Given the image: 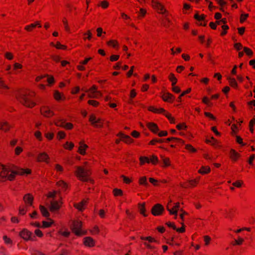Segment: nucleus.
Returning <instances> with one entry per match:
<instances>
[{
  "instance_id": "nucleus-5",
  "label": "nucleus",
  "mask_w": 255,
  "mask_h": 255,
  "mask_svg": "<svg viewBox=\"0 0 255 255\" xmlns=\"http://www.w3.org/2000/svg\"><path fill=\"white\" fill-rule=\"evenodd\" d=\"M62 202L61 201H58L54 200H52L50 201L49 208L50 211L52 212H55L58 211L61 207Z\"/></svg>"
},
{
  "instance_id": "nucleus-40",
  "label": "nucleus",
  "mask_w": 255,
  "mask_h": 255,
  "mask_svg": "<svg viewBox=\"0 0 255 255\" xmlns=\"http://www.w3.org/2000/svg\"><path fill=\"white\" fill-rule=\"evenodd\" d=\"M244 50L248 55L251 56L253 55V52L250 49L245 47L244 48Z\"/></svg>"
},
{
  "instance_id": "nucleus-1",
  "label": "nucleus",
  "mask_w": 255,
  "mask_h": 255,
  "mask_svg": "<svg viewBox=\"0 0 255 255\" xmlns=\"http://www.w3.org/2000/svg\"><path fill=\"white\" fill-rule=\"evenodd\" d=\"M30 172L28 169H24L15 167L14 169H11L0 164V181L12 180L16 175L28 174Z\"/></svg>"
},
{
  "instance_id": "nucleus-42",
  "label": "nucleus",
  "mask_w": 255,
  "mask_h": 255,
  "mask_svg": "<svg viewBox=\"0 0 255 255\" xmlns=\"http://www.w3.org/2000/svg\"><path fill=\"white\" fill-rule=\"evenodd\" d=\"M3 239L6 244H12V241L10 240V239L8 238L7 236H4L3 237Z\"/></svg>"
},
{
  "instance_id": "nucleus-8",
  "label": "nucleus",
  "mask_w": 255,
  "mask_h": 255,
  "mask_svg": "<svg viewBox=\"0 0 255 255\" xmlns=\"http://www.w3.org/2000/svg\"><path fill=\"white\" fill-rule=\"evenodd\" d=\"M91 124L95 127L99 128L102 127V123L100 119H97L94 115H91L89 118Z\"/></svg>"
},
{
  "instance_id": "nucleus-48",
  "label": "nucleus",
  "mask_w": 255,
  "mask_h": 255,
  "mask_svg": "<svg viewBox=\"0 0 255 255\" xmlns=\"http://www.w3.org/2000/svg\"><path fill=\"white\" fill-rule=\"evenodd\" d=\"M109 45H112L114 47H115L117 45V42L115 40H110L107 42Z\"/></svg>"
},
{
  "instance_id": "nucleus-28",
  "label": "nucleus",
  "mask_w": 255,
  "mask_h": 255,
  "mask_svg": "<svg viewBox=\"0 0 255 255\" xmlns=\"http://www.w3.org/2000/svg\"><path fill=\"white\" fill-rule=\"evenodd\" d=\"M86 201L83 200L80 203L77 204H75V207L77 208L78 210L82 211L83 209V206L86 204Z\"/></svg>"
},
{
  "instance_id": "nucleus-32",
  "label": "nucleus",
  "mask_w": 255,
  "mask_h": 255,
  "mask_svg": "<svg viewBox=\"0 0 255 255\" xmlns=\"http://www.w3.org/2000/svg\"><path fill=\"white\" fill-rule=\"evenodd\" d=\"M139 182L140 184L146 186L148 185V184L147 182L146 177L145 176L140 178Z\"/></svg>"
},
{
  "instance_id": "nucleus-2",
  "label": "nucleus",
  "mask_w": 255,
  "mask_h": 255,
  "mask_svg": "<svg viewBox=\"0 0 255 255\" xmlns=\"http://www.w3.org/2000/svg\"><path fill=\"white\" fill-rule=\"evenodd\" d=\"M34 96V94L20 93L16 96V99L23 105L28 108H31L35 106V103L31 100V98Z\"/></svg>"
},
{
  "instance_id": "nucleus-29",
  "label": "nucleus",
  "mask_w": 255,
  "mask_h": 255,
  "mask_svg": "<svg viewBox=\"0 0 255 255\" xmlns=\"http://www.w3.org/2000/svg\"><path fill=\"white\" fill-rule=\"evenodd\" d=\"M228 80L230 83V85L233 87L236 88L237 87V83L234 78L228 77Z\"/></svg>"
},
{
  "instance_id": "nucleus-23",
  "label": "nucleus",
  "mask_w": 255,
  "mask_h": 255,
  "mask_svg": "<svg viewBox=\"0 0 255 255\" xmlns=\"http://www.w3.org/2000/svg\"><path fill=\"white\" fill-rule=\"evenodd\" d=\"M48 155L43 152V153H40L38 157H37V160L38 161H46L47 162V159H48Z\"/></svg>"
},
{
  "instance_id": "nucleus-56",
  "label": "nucleus",
  "mask_w": 255,
  "mask_h": 255,
  "mask_svg": "<svg viewBox=\"0 0 255 255\" xmlns=\"http://www.w3.org/2000/svg\"><path fill=\"white\" fill-rule=\"evenodd\" d=\"M248 16V14H242L241 16V22H243Z\"/></svg>"
},
{
  "instance_id": "nucleus-64",
  "label": "nucleus",
  "mask_w": 255,
  "mask_h": 255,
  "mask_svg": "<svg viewBox=\"0 0 255 255\" xmlns=\"http://www.w3.org/2000/svg\"><path fill=\"white\" fill-rule=\"evenodd\" d=\"M63 22L65 25V30L68 32H70V28H69V26H68L67 21L64 19L63 20Z\"/></svg>"
},
{
  "instance_id": "nucleus-10",
  "label": "nucleus",
  "mask_w": 255,
  "mask_h": 255,
  "mask_svg": "<svg viewBox=\"0 0 255 255\" xmlns=\"http://www.w3.org/2000/svg\"><path fill=\"white\" fill-rule=\"evenodd\" d=\"M154 113H163L170 121L171 123H173L174 119L172 118L169 114L166 113L165 111L163 108H155L154 109Z\"/></svg>"
},
{
  "instance_id": "nucleus-18",
  "label": "nucleus",
  "mask_w": 255,
  "mask_h": 255,
  "mask_svg": "<svg viewBox=\"0 0 255 255\" xmlns=\"http://www.w3.org/2000/svg\"><path fill=\"white\" fill-rule=\"evenodd\" d=\"M86 92L89 93L88 97L91 98H98L102 95L100 92H92L88 90L86 91Z\"/></svg>"
},
{
  "instance_id": "nucleus-63",
  "label": "nucleus",
  "mask_w": 255,
  "mask_h": 255,
  "mask_svg": "<svg viewBox=\"0 0 255 255\" xmlns=\"http://www.w3.org/2000/svg\"><path fill=\"white\" fill-rule=\"evenodd\" d=\"M121 177L123 178L124 182L126 183H129L131 182V180L129 178L124 175H122Z\"/></svg>"
},
{
  "instance_id": "nucleus-61",
  "label": "nucleus",
  "mask_w": 255,
  "mask_h": 255,
  "mask_svg": "<svg viewBox=\"0 0 255 255\" xmlns=\"http://www.w3.org/2000/svg\"><path fill=\"white\" fill-rule=\"evenodd\" d=\"M176 127L178 129L180 130L182 129L186 128L187 127L184 124H182L178 125L176 126Z\"/></svg>"
},
{
  "instance_id": "nucleus-59",
  "label": "nucleus",
  "mask_w": 255,
  "mask_h": 255,
  "mask_svg": "<svg viewBox=\"0 0 255 255\" xmlns=\"http://www.w3.org/2000/svg\"><path fill=\"white\" fill-rule=\"evenodd\" d=\"M204 241L205 242V245H208L209 243V242L211 240V238L209 236H205L204 237Z\"/></svg>"
},
{
  "instance_id": "nucleus-39",
  "label": "nucleus",
  "mask_w": 255,
  "mask_h": 255,
  "mask_svg": "<svg viewBox=\"0 0 255 255\" xmlns=\"http://www.w3.org/2000/svg\"><path fill=\"white\" fill-rule=\"evenodd\" d=\"M139 211L141 214H143L144 216H146V215L144 213L145 209L144 208V205H139Z\"/></svg>"
},
{
  "instance_id": "nucleus-26",
  "label": "nucleus",
  "mask_w": 255,
  "mask_h": 255,
  "mask_svg": "<svg viewBox=\"0 0 255 255\" xmlns=\"http://www.w3.org/2000/svg\"><path fill=\"white\" fill-rule=\"evenodd\" d=\"M36 26H38L39 27H41V25L39 21H36L35 23H32L30 25H27L25 27V29L27 31L30 30V28H34Z\"/></svg>"
},
{
  "instance_id": "nucleus-49",
  "label": "nucleus",
  "mask_w": 255,
  "mask_h": 255,
  "mask_svg": "<svg viewBox=\"0 0 255 255\" xmlns=\"http://www.w3.org/2000/svg\"><path fill=\"white\" fill-rule=\"evenodd\" d=\"M206 142L208 143H212V144H214L217 142V141L213 137H212L211 139H207Z\"/></svg>"
},
{
  "instance_id": "nucleus-55",
  "label": "nucleus",
  "mask_w": 255,
  "mask_h": 255,
  "mask_svg": "<svg viewBox=\"0 0 255 255\" xmlns=\"http://www.w3.org/2000/svg\"><path fill=\"white\" fill-rule=\"evenodd\" d=\"M234 47L237 50H240L243 48L242 44L240 43H235Z\"/></svg>"
},
{
  "instance_id": "nucleus-31",
  "label": "nucleus",
  "mask_w": 255,
  "mask_h": 255,
  "mask_svg": "<svg viewBox=\"0 0 255 255\" xmlns=\"http://www.w3.org/2000/svg\"><path fill=\"white\" fill-rule=\"evenodd\" d=\"M169 80L172 82V86L175 85L177 79L175 77L173 74L171 73L169 76Z\"/></svg>"
},
{
  "instance_id": "nucleus-50",
  "label": "nucleus",
  "mask_w": 255,
  "mask_h": 255,
  "mask_svg": "<svg viewBox=\"0 0 255 255\" xmlns=\"http://www.w3.org/2000/svg\"><path fill=\"white\" fill-rule=\"evenodd\" d=\"M88 103L90 105H91L94 107L97 106L99 104V103L98 102L94 101V100H89L88 101Z\"/></svg>"
},
{
  "instance_id": "nucleus-45",
  "label": "nucleus",
  "mask_w": 255,
  "mask_h": 255,
  "mask_svg": "<svg viewBox=\"0 0 255 255\" xmlns=\"http://www.w3.org/2000/svg\"><path fill=\"white\" fill-rule=\"evenodd\" d=\"M158 161V158L156 156L153 155L152 157L149 159V162H152L153 164L156 163Z\"/></svg>"
},
{
  "instance_id": "nucleus-62",
  "label": "nucleus",
  "mask_w": 255,
  "mask_h": 255,
  "mask_svg": "<svg viewBox=\"0 0 255 255\" xmlns=\"http://www.w3.org/2000/svg\"><path fill=\"white\" fill-rule=\"evenodd\" d=\"M35 234L36 235V236L39 237H42L43 235L42 232L39 229L35 230Z\"/></svg>"
},
{
  "instance_id": "nucleus-22",
  "label": "nucleus",
  "mask_w": 255,
  "mask_h": 255,
  "mask_svg": "<svg viewBox=\"0 0 255 255\" xmlns=\"http://www.w3.org/2000/svg\"><path fill=\"white\" fill-rule=\"evenodd\" d=\"M10 126L7 122H1L0 123V129L4 131H7L10 128Z\"/></svg>"
},
{
  "instance_id": "nucleus-19",
  "label": "nucleus",
  "mask_w": 255,
  "mask_h": 255,
  "mask_svg": "<svg viewBox=\"0 0 255 255\" xmlns=\"http://www.w3.org/2000/svg\"><path fill=\"white\" fill-rule=\"evenodd\" d=\"M33 199V197L29 194H26L23 197L24 202L29 205H32Z\"/></svg>"
},
{
  "instance_id": "nucleus-47",
  "label": "nucleus",
  "mask_w": 255,
  "mask_h": 255,
  "mask_svg": "<svg viewBox=\"0 0 255 255\" xmlns=\"http://www.w3.org/2000/svg\"><path fill=\"white\" fill-rule=\"evenodd\" d=\"M5 58L8 60H11L13 58V55L12 53L10 52H6L4 54Z\"/></svg>"
},
{
  "instance_id": "nucleus-30",
  "label": "nucleus",
  "mask_w": 255,
  "mask_h": 255,
  "mask_svg": "<svg viewBox=\"0 0 255 255\" xmlns=\"http://www.w3.org/2000/svg\"><path fill=\"white\" fill-rule=\"evenodd\" d=\"M210 169L207 166H202V168L199 170V172L201 174H205L209 172Z\"/></svg>"
},
{
  "instance_id": "nucleus-11",
  "label": "nucleus",
  "mask_w": 255,
  "mask_h": 255,
  "mask_svg": "<svg viewBox=\"0 0 255 255\" xmlns=\"http://www.w3.org/2000/svg\"><path fill=\"white\" fill-rule=\"evenodd\" d=\"M152 3L154 8H156L159 12L163 13L166 12V10L163 8V6L158 1L152 0Z\"/></svg>"
},
{
  "instance_id": "nucleus-6",
  "label": "nucleus",
  "mask_w": 255,
  "mask_h": 255,
  "mask_svg": "<svg viewBox=\"0 0 255 255\" xmlns=\"http://www.w3.org/2000/svg\"><path fill=\"white\" fill-rule=\"evenodd\" d=\"M164 211V207L160 204H156L152 208L151 213L154 216H159Z\"/></svg>"
},
{
  "instance_id": "nucleus-15",
  "label": "nucleus",
  "mask_w": 255,
  "mask_h": 255,
  "mask_svg": "<svg viewBox=\"0 0 255 255\" xmlns=\"http://www.w3.org/2000/svg\"><path fill=\"white\" fill-rule=\"evenodd\" d=\"M205 15H199L198 14L196 13L194 15V18L198 20L199 21H204V19H205ZM200 25H202V26H205L207 24V22H204L203 23L202 22H201V23H200Z\"/></svg>"
},
{
  "instance_id": "nucleus-53",
  "label": "nucleus",
  "mask_w": 255,
  "mask_h": 255,
  "mask_svg": "<svg viewBox=\"0 0 255 255\" xmlns=\"http://www.w3.org/2000/svg\"><path fill=\"white\" fill-rule=\"evenodd\" d=\"M186 148L189 150H190L192 152H195L196 149L191 145L190 144H187L186 145Z\"/></svg>"
},
{
  "instance_id": "nucleus-51",
  "label": "nucleus",
  "mask_w": 255,
  "mask_h": 255,
  "mask_svg": "<svg viewBox=\"0 0 255 255\" xmlns=\"http://www.w3.org/2000/svg\"><path fill=\"white\" fill-rule=\"evenodd\" d=\"M236 141L237 142H238L239 144H241L242 145H245V144L243 142L242 138L239 136H236Z\"/></svg>"
},
{
  "instance_id": "nucleus-25",
  "label": "nucleus",
  "mask_w": 255,
  "mask_h": 255,
  "mask_svg": "<svg viewBox=\"0 0 255 255\" xmlns=\"http://www.w3.org/2000/svg\"><path fill=\"white\" fill-rule=\"evenodd\" d=\"M88 147V146L82 143H80V146L79 147V151L80 153V154L84 155L85 154V149Z\"/></svg>"
},
{
  "instance_id": "nucleus-20",
  "label": "nucleus",
  "mask_w": 255,
  "mask_h": 255,
  "mask_svg": "<svg viewBox=\"0 0 255 255\" xmlns=\"http://www.w3.org/2000/svg\"><path fill=\"white\" fill-rule=\"evenodd\" d=\"M162 98L163 100L166 102H170V101H172L174 98V96L172 94H171L169 93L164 94L162 96Z\"/></svg>"
},
{
  "instance_id": "nucleus-41",
  "label": "nucleus",
  "mask_w": 255,
  "mask_h": 255,
  "mask_svg": "<svg viewBox=\"0 0 255 255\" xmlns=\"http://www.w3.org/2000/svg\"><path fill=\"white\" fill-rule=\"evenodd\" d=\"M139 159H140L141 164H143L145 161H146L148 163L149 162V159L146 157H140Z\"/></svg>"
},
{
  "instance_id": "nucleus-13",
  "label": "nucleus",
  "mask_w": 255,
  "mask_h": 255,
  "mask_svg": "<svg viewBox=\"0 0 255 255\" xmlns=\"http://www.w3.org/2000/svg\"><path fill=\"white\" fill-rule=\"evenodd\" d=\"M118 135L121 137L122 140L127 143H131L133 141V140L129 136L122 133H120Z\"/></svg>"
},
{
  "instance_id": "nucleus-38",
  "label": "nucleus",
  "mask_w": 255,
  "mask_h": 255,
  "mask_svg": "<svg viewBox=\"0 0 255 255\" xmlns=\"http://www.w3.org/2000/svg\"><path fill=\"white\" fill-rule=\"evenodd\" d=\"M57 185L63 188L66 189L67 187V184L63 181H60L57 183Z\"/></svg>"
},
{
  "instance_id": "nucleus-57",
  "label": "nucleus",
  "mask_w": 255,
  "mask_h": 255,
  "mask_svg": "<svg viewBox=\"0 0 255 255\" xmlns=\"http://www.w3.org/2000/svg\"><path fill=\"white\" fill-rule=\"evenodd\" d=\"M22 151V149L21 147L19 146H17L15 149V153L16 155H18L20 152Z\"/></svg>"
},
{
  "instance_id": "nucleus-3",
  "label": "nucleus",
  "mask_w": 255,
  "mask_h": 255,
  "mask_svg": "<svg viewBox=\"0 0 255 255\" xmlns=\"http://www.w3.org/2000/svg\"><path fill=\"white\" fill-rule=\"evenodd\" d=\"M76 173L80 179L83 181H90L93 182V180L89 178L90 172L89 169L81 166H76Z\"/></svg>"
},
{
  "instance_id": "nucleus-14",
  "label": "nucleus",
  "mask_w": 255,
  "mask_h": 255,
  "mask_svg": "<svg viewBox=\"0 0 255 255\" xmlns=\"http://www.w3.org/2000/svg\"><path fill=\"white\" fill-rule=\"evenodd\" d=\"M147 126L154 133H157L159 130V128L157 125L154 123H148L147 124Z\"/></svg>"
},
{
  "instance_id": "nucleus-33",
  "label": "nucleus",
  "mask_w": 255,
  "mask_h": 255,
  "mask_svg": "<svg viewBox=\"0 0 255 255\" xmlns=\"http://www.w3.org/2000/svg\"><path fill=\"white\" fill-rule=\"evenodd\" d=\"M48 219L50 221L49 222L43 221V227L44 228L49 227L53 223L51 219L48 218Z\"/></svg>"
},
{
  "instance_id": "nucleus-24",
  "label": "nucleus",
  "mask_w": 255,
  "mask_h": 255,
  "mask_svg": "<svg viewBox=\"0 0 255 255\" xmlns=\"http://www.w3.org/2000/svg\"><path fill=\"white\" fill-rule=\"evenodd\" d=\"M40 210L42 214V215L46 217H48L50 215L49 212L47 209L44 207V206L40 205L39 206Z\"/></svg>"
},
{
  "instance_id": "nucleus-17",
  "label": "nucleus",
  "mask_w": 255,
  "mask_h": 255,
  "mask_svg": "<svg viewBox=\"0 0 255 255\" xmlns=\"http://www.w3.org/2000/svg\"><path fill=\"white\" fill-rule=\"evenodd\" d=\"M84 243L86 246L89 247H92L95 244L94 240L92 238L89 237H86L84 238Z\"/></svg>"
},
{
  "instance_id": "nucleus-44",
  "label": "nucleus",
  "mask_w": 255,
  "mask_h": 255,
  "mask_svg": "<svg viewBox=\"0 0 255 255\" xmlns=\"http://www.w3.org/2000/svg\"><path fill=\"white\" fill-rule=\"evenodd\" d=\"M54 98L57 100H60L61 99V96L59 92L56 91L54 93Z\"/></svg>"
},
{
  "instance_id": "nucleus-4",
  "label": "nucleus",
  "mask_w": 255,
  "mask_h": 255,
  "mask_svg": "<svg viewBox=\"0 0 255 255\" xmlns=\"http://www.w3.org/2000/svg\"><path fill=\"white\" fill-rule=\"evenodd\" d=\"M82 223L80 221H74L73 222L72 230L77 236H80L85 233L81 230Z\"/></svg>"
},
{
  "instance_id": "nucleus-27",
  "label": "nucleus",
  "mask_w": 255,
  "mask_h": 255,
  "mask_svg": "<svg viewBox=\"0 0 255 255\" xmlns=\"http://www.w3.org/2000/svg\"><path fill=\"white\" fill-rule=\"evenodd\" d=\"M230 154L231 158L234 160H236L237 158L240 156V154L234 149L231 150Z\"/></svg>"
},
{
  "instance_id": "nucleus-34",
  "label": "nucleus",
  "mask_w": 255,
  "mask_h": 255,
  "mask_svg": "<svg viewBox=\"0 0 255 255\" xmlns=\"http://www.w3.org/2000/svg\"><path fill=\"white\" fill-rule=\"evenodd\" d=\"M141 239L142 240L148 241L149 243L157 242V241L151 237H141Z\"/></svg>"
},
{
  "instance_id": "nucleus-46",
  "label": "nucleus",
  "mask_w": 255,
  "mask_h": 255,
  "mask_svg": "<svg viewBox=\"0 0 255 255\" xmlns=\"http://www.w3.org/2000/svg\"><path fill=\"white\" fill-rule=\"evenodd\" d=\"M97 36H99V37H101L102 36V34L103 33H105V32H103V29L101 27H99L97 29Z\"/></svg>"
},
{
  "instance_id": "nucleus-54",
  "label": "nucleus",
  "mask_w": 255,
  "mask_h": 255,
  "mask_svg": "<svg viewBox=\"0 0 255 255\" xmlns=\"http://www.w3.org/2000/svg\"><path fill=\"white\" fill-rule=\"evenodd\" d=\"M162 160L164 163V164L165 166H168L169 165V160L168 158H165V157H162Z\"/></svg>"
},
{
  "instance_id": "nucleus-43",
  "label": "nucleus",
  "mask_w": 255,
  "mask_h": 255,
  "mask_svg": "<svg viewBox=\"0 0 255 255\" xmlns=\"http://www.w3.org/2000/svg\"><path fill=\"white\" fill-rule=\"evenodd\" d=\"M243 241H244V239L239 237L238 240H235V243L234 245H240L242 244Z\"/></svg>"
},
{
  "instance_id": "nucleus-60",
  "label": "nucleus",
  "mask_w": 255,
  "mask_h": 255,
  "mask_svg": "<svg viewBox=\"0 0 255 255\" xmlns=\"http://www.w3.org/2000/svg\"><path fill=\"white\" fill-rule=\"evenodd\" d=\"M54 46L58 49L66 48L65 46L61 45L59 42H57L56 45Z\"/></svg>"
},
{
  "instance_id": "nucleus-16",
  "label": "nucleus",
  "mask_w": 255,
  "mask_h": 255,
  "mask_svg": "<svg viewBox=\"0 0 255 255\" xmlns=\"http://www.w3.org/2000/svg\"><path fill=\"white\" fill-rule=\"evenodd\" d=\"M57 126L64 127L67 129H71L73 127L72 124L70 123H65L64 122L60 121L59 122L56 123Z\"/></svg>"
},
{
  "instance_id": "nucleus-12",
  "label": "nucleus",
  "mask_w": 255,
  "mask_h": 255,
  "mask_svg": "<svg viewBox=\"0 0 255 255\" xmlns=\"http://www.w3.org/2000/svg\"><path fill=\"white\" fill-rule=\"evenodd\" d=\"M167 209L171 215H174L176 217L177 216V211L179 210V204L178 203H176L172 209L169 208V205L167 206Z\"/></svg>"
},
{
  "instance_id": "nucleus-35",
  "label": "nucleus",
  "mask_w": 255,
  "mask_h": 255,
  "mask_svg": "<svg viewBox=\"0 0 255 255\" xmlns=\"http://www.w3.org/2000/svg\"><path fill=\"white\" fill-rule=\"evenodd\" d=\"M172 140H176L181 143H183V141L182 140H181V139L176 138V137H169L166 139V141L167 142H169Z\"/></svg>"
},
{
  "instance_id": "nucleus-37",
  "label": "nucleus",
  "mask_w": 255,
  "mask_h": 255,
  "mask_svg": "<svg viewBox=\"0 0 255 255\" xmlns=\"http://www.w3.org/2000/svg\"><path fill=\"white\" fill-rule=\"evenodd\" d=\"M58 193V191H54L52 192H49L47 196L48 198H52L53 200H54L55 196Z\"/></svg>"
},
{
  "instance_id": "nucleus-7",
  "label": "nucleus",
  "mask_w": 255,
  "mask_h": 255,
  "mask_svg": "<svg viewBox=\"0 0 255 255\" xmlns=\"http://www.w3.org/2000/svg\"><path fill=\"white\" fill-rule=\"evenodd\" d=\"M19 236L26 241L32 240V233L26 229L23 230L19 233Z\"/></svg>"
},
{
  "instance_id": "nucleus-9",
  "label": "nucleus",
  "mask_w": 255,
  "mask_h": 255,
  "mask_svg": "<svg viewBox=\"0 0 255 255\" xmlns=\"http://www.w3.org/2000/svg\"><path fill=\"white\" fill-rule=\"evenodd\" d=\"M40 112L42 115L47 118H50L54 115V113L47 106L41 108Z\"/></svg>"
},
{
  "instance_id": "nucleus-21",
  "label": "nucleus",
  "mask_w": 255,
  "mask_h": 255,
  "mask_svg": "<svg viewBox=\"0 0 255 255\" xmlns=\"http://www.w3.org/2000/svg\"><path fill=\"white\" fill-rule=\"evenodd\" d=\"M9 89V88L4 83V81L0 78V90H1V92L2 93H5V90Z\"/></svg>"
},
{
  "instance_id": "nucleus-36",
  "label": "nucleus",
  "mask_w": 255,
  "mask_h": 255,
  "mask_svg": "<svg viewBox=\"0 0 255 255\" xmlns=\"http://www.w3.org/2000/svg\"><path fill=\"white\" fill-rule=\"evenodd\" d=\"M113 192L115 196L122 195L123 191L119 189L115 188L113 190Z\"/></svg>"
},
{
  "instance_id": "nucleus-52",
  "label": "nucleus",
  "mask_w": 255,
  "mask_h": 255,
  "mask_svg": "<svg viewBox=\"0 0 255 255\" xmlns=\"http://www.w3.org/2000/svg\"><path fill=\"white\" fill-rule=\"evenodd\" d=\"M172 91L176 93L180 92L181 90L178 87L175 86V85L172 86Z\"/></svg>"
},
{
  "instance_id": "nucleus-58",
  "label": "nucleus",
  "mask_w": 255,
  "mask_h": 255,
  "mask_svg": "<svg viewBox=\"0 0 255 255\" xmlns=\"http://www.w3.org/2000/svg\"><path fill=\"white\" fill-rule=\"evenodd\" d=\"M119 55H113L111 56L110 60L112 61H115L118 60L119 59Z\"/></svg>"
}]
</instances>
